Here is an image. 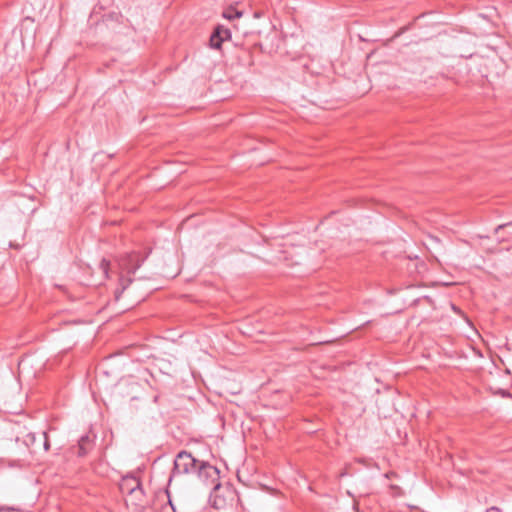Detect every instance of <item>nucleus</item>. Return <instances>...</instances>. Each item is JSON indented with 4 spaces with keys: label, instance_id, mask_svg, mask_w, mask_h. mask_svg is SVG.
Returning <instances> with one entry per match:
<instances>
[{
    "label": "nucleus",
    "instance_id": "obj_16",
    "mask_svg": "<svg viewBox=\"0 0 512 512\" xmlns=\"http://www.w3.org/2000/svg\"><path fill=\"white\" fill-rule=\"evenodd\" d=\"M406 30H407V27H403L400 32L403 33Z\"/></svg>",
    "mask_w": 512,
    "mask_h": 512
},
{
    "label": "nucleus",
    "instance_id": "obj_3",
    "mask_svg": "<svg viewBox=\"0 0 512 512\" xmlns=\"http://www.w3.org/2000/svg\"><path fill=\"white\" fill-rule=\"evenodd\" d=\"M23 444L30 454H38L49 450L50 441L45 431L39 433L28 432L22 437Z\"/></svg>",
    "mask_w": 512,
    "mask_h": 512
},
{
    "label": "nucleus",
    "instance_id": "obj_7",
    "mask_svg": "<svg viewBox=\"0 0 512 512\" xmlns=\"http://www.w3.org/2000/svg\"><path fill=\"white\" fill-rule=\"evenodd\" d=\"M142 487L139 477L134 475H126L122 477L119 483V490L123 496H128L133 491Z\"/></svg>",
    "mask_w": 512,
    "mask_h": 512
},
{
    "label": "nucleus",
    "instance_id": "obj_14",
    "mask_svg": "<svg viewBox=\"0 0 512 512\" xmlns=\"http://www.w3.org/2000/svg\"><path fill=\"white\" fill-rule=\"evenodd\" d=\"M501 395H502V396H504V397H511L510 392L505 391V390H502V391H501Z\"/></svg>",
    "mask_w": 512,
    "mask_h": 512
},
{
    "label": "nucleus",
    "instance_id": "obj_2",
    "mask_svg": "<svg viewBox=\"0 0 512 512\" xmlns=\"http://www.w3.org/2000/svg\"><path fill=\"white\" fill-rule=\"evenodd\" d=\"M72 441L74 444L70 445L67 452L73 457L85 458L95 448L97 435L91 426L87 427L81 434L76 431H71Z\"/></svg>",
    "mask_w": 512,
    "mask_h": 512
},
{
    "label": "nucleus",
    "instance_id": "obj_4",
    "mask_svg": "<svg viewBox=\"0 0 512 512\" xmlns=\"http://www.w3.org/2000/svg\"><path fill=\"white\" fill-rule=\"evenodd\" d=\"M125 503L133 512H144L148 507L143 488H139L125 497Z\"/></svg>",
    "mask_w": 512,
    "mask_h": 512
},
{
    "label": "nucleus",
    "instance_id": "obj_8",
    "mask_svg": "<svg viewBox=\"0 0 512 512\" xmlns=\"http://www.w3.org/2000/svg\"><path fill=\"white\" fill-rule=\"evenodd\" d=\"M242 12L235 9L234 7L230 6L228 7L222 14V16L225 18V19H228V20H234V19H237V18H240L242 16Z\"/></svg>",
    "mask_w": 512,
    "mask_h": 512
},
{
    "label": "nucleus",
    "instance_id": "obj_1",
    "mask_svg": "<svg viewBox=\"0 0 512 512\" xmlns=\"http://www.w3.org/2000/svg\"><path fill=\"white\" fill-rule=\"evenodd\" d=\"M195 475L203 484L218 488L220 471L208 461L199 460L186 450L179 451L174 459L168 485L177 477Z\"/></svg>",
    "mask_w": 512,
    "mask_h": 512
},
{
    "label": "nucleus",
    "instance_id": "obj_12",
    "mask_svg": "<svg viewBox=\"0 0 512 512\" xmlns=\"http://www.w3.org/2000/svg\"><path fill=\"white\" fill-rule=\"evenodd\" d=\"M0 512H24L20 509L0 507Z\"/></svg>",
    "mask_w": 512,
    "mask_h": 512
},
{
    "label": "nucleus",
    "instance_id": "obj_11",
    "mask_svg": "<svg viewBox=\"0 0 512 512\" xmlns=\"http://www.w3.org/2000/svg\"><path fill=\"white\" fill-rule=\"evenodd\" d=\"M243 54L246 56V65L252 66L254 64L253 54L250 49H244Z\"/></svg>",
    "mask_w": 512,
    "mask_h": 512
},
{
    "label": "nucleus",
    "instance_id": "obj_13",
    "mask_svg": "<svg viewBox=\"0 0 512 512\" xmlns=\"http://www.w3.org/2000/svg\"><path fill=\"white\" fill-rule=\"evenodd\" d=\"M485 512H500V508L492 506L490 508H487Z\"/></svg>",
    "mask_w": 512,
    "mask_h": 512
},
{
    "label": "nucleus",
    "instance_id": "obj_6",
    "mask_svg": "<svg viewBox=\"0 0 512 512\" xmlns=\"http://www.w3.org/2000/svg\"><path fill=\"white\" fill-rule=\"evenodd\" d=\"M144 261L145 257H142L140 253L131 252L122 259L121 265L129 274H134L142 266Z\"/></svg>",
    "mask_w": 512,
    "mask_h": 512
},
{
    "label": "nucleus",
    "instance_id": "obj_17",
    "mask_svg": "<svg viewBox=\"0 0 512 512\" xmlns=\"http://www.w3.org/2000/svg\"><path fill=\"white\" fill-rule=\"evenodd\" d=\"M18 465H19V467L23 466V464L20 461H18Z\"/></svg>",
    "mask_w": 512,
    "mask_h": 512
},
{
    "label": "nucleus",
    "instance_id": "obj_9",
    "mask_svg": "<svg viewBox=\"0 0 512 512\" xmlns=\"http://www.w3.org/2000/svg\"><path fill=\"white\" fill-rule=\"evenodd\" d=\"M110 261L103 258L99 263V270L101 271L102 278L107 279L109 277Z\"/></svg>",
    "mask_w": 512,
    "mask_h": 512
},
{
    "label": "nucleus",
    "instance_id": "obj_5",
    "mask_svg": "<svg viewBox=\"0 0 512 512\" xmlns=\"http://www.w3.org/2000/svg\"><path fill=\"white\" fill-rule=\"evenodd\" d=\"M231 38V31L223 25H217L209 39V45L213 49H221L222 43Z\"/></svg>",
    "mask_w": 512,
    "mask_h": 512
},
{
    "label": "nucleus",
    "instance_id": "obj_10",
    "mask_svg": "<svg viewBox=\"0 0 512 512\" xmlns=\"http://www.w3.org/2000/svg\"><path fill=\"white\" fill-rule=\"evenodd\" d=\"M131 282H132L131 279H127V280H125L123 278L120 279L121 288H119L115 291V299L116 300H119L121 294L125 291V289L129 286V284Z\"/></svg>",
    "mask_w": 512,
    "mask_h": 512
},
{
    "label": "nucleus",
    "instance_id": "obj_15",
    "mask_svg": "<svg viewBox=\"0 0 512 512\" xmlns=\"http://www.w3.org/2000/svg\"><path fill=\"white\" fill-rule=\"evenodd\" d=\"M505 225H499L497 226V228L495 229V232L497 233L500 229H502Z\"/></svg>",
    "mask_w": 512,
    "mask_h": 512
}]
</instances>
